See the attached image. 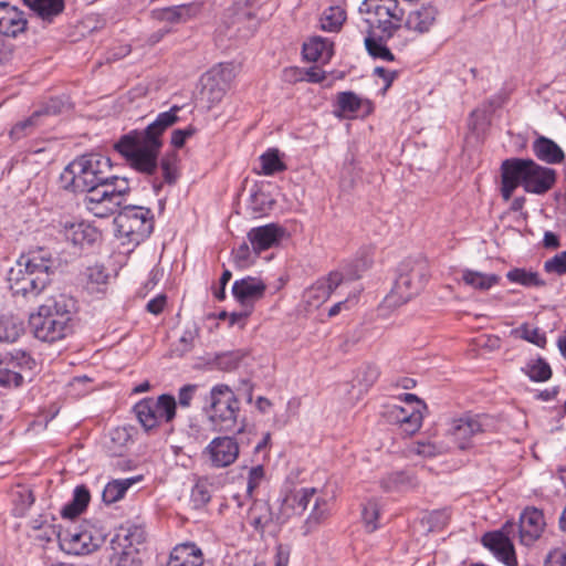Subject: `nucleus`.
Masks as SVG:
<instances>
[{"label": "nucleus", "mask_w": 566, "mask_h": 566, "mask_svg": "<svg viewBox=\"0 0 566 566\" xmlns=\"http://www.w3.org/2000/svg\"><path fill=\"white\" fill-rule=\"evenodd\" d=\"M178 154L176 151H170L165 154V156L160 160V168L163 171L164 181L172 185L179 178L178 170Z\"/></svg>", "instance_id": "nucleus-41"}, {"label": "nucleus", "mask_w": 566, "mask_h": 566, "mask_svg": "<svg viewBox=\"0 0 566 566\" xmlns=\"http://www.w3.org/2000/svg\"><path fill=\"white\" fill-rule=\"evenodd\" d=\"M177 402L171 395H161L157 399L146 398L137 402L134 412L146 431L157 428L160 423L172 421L176 416Z\"/></svg>", "instance_id": "nucleus-12"}, {"label": "nucleus", "mask_w": 566, "mask_h": 566, "mask_svg": "<svg viewBox=\"0 0 566 566\" xmlns=\"http://www.w3.org/2000/svg\"><path fill=\"white\" fill-rule=\"evenodd\" d=\"M546 526L544 514L535 507H526L520 517L518 535L525 546L534 544L543 534Z\"/></svg>", "instance_id": "nucleus-17"}, {"label": "nucleus", "mask_w": 566, "mask_h": 566, "mask_svg": "<svg viewBox=\"0 0 566 566\" xmlns=\"http://www.w3.org/2000/svg\"><path fill=\"white\" fill-rule=\"evenodd\" d=\"M205 453L216 468H224L232 464L239 455V444L230 437L214 438L206 448Z\"/></svg>", "instance_id": "nucleus-18"}, {"label": "nucleus", "mask_w": 566, "mask_h": 566, "mask_svg": "<svg viewBox=\"0 0 566 566\" xmlns=\"http://www.w3.org/2000/svg\"><path fill=\"white\" fill-rule=\"evenodd\" d=\"M411 450L416 454L422 457H434L443 452V448L441 446H437L430 441H418L413 444Z\"/></svg>", "instance_id": "nucleus-56"}, {"label": "nucleus", "mask_w": 566, "mask_h": 566, "mask_svg": "<svg viewBox=\"0 0 566 566\" xmlns=\"http://www.w3.org/2000/svg\"><path fill=\"white\" fill-rule=\"evenodd\" d=\"M235 76L232 64H219L202 77L201 96L210 105L219 103Z\"/></svg>", "instance_id": "nucleus-15"}, {"label": "nucleus", "mask_w": 566, "mask_h": 566, "mask_svg": "<svg viewBox=\"0 0 566 566\" xmlns=\"http://www.w3.org/2000/svg\"><path fill=\"white\" fill-rule=\"evenodd\" d=\"M239 411V400L227 385H217L211 389L208 413L216 430H235Z\"/></svg>", "instance_id": "nucleus-10"}, {"label": "nucleus", "mask_w": 566, "mask_h": 566, "mask_svg": "<svg viewBox=\"0 0 566 566\" xmlns=\"http://www.w3.org/2000/svg\"><path fill=\"white\" fill-rule=\"evenodd\" d=\"M24 332L23 321L12 314L0 316V342L13 343Z\"/></svg>", "instance_id": "nucleus-33"}, {"label": "nucleus", "mask_w": 566, "mask_h": 566, "mask_svg": "<svg viewBox=\"0 0 566 566\" xmlns=\"http://www.w3.org/2000/svg\"><path fill=\"white\" fill-rule=\"evenodd\" d=\"M57 113H60L57 101H51L45 108L35 111L29 118L17 123L11 129L12 137L21 138L22 136L28 135L33 127L39 125L40 119L43 116Z\"/></svg>", "instance_id": "nucleus-28"}, {"label": "nucleus", "mask_w": 566, "mask_h": 566, "mask_svg": "<svg viewBox=\"0 0 566 566\" xmlns=\"http://www.w3.org/2000/svg\"><path fill=\"white\" fill-rule=\"evenodd\" d=\"M429 271L423 260H405L399 264L398 276L386 297L390 307L400 306L418 295L428 281Z\"/></svg>", "instance_id": "nucleus-6"}, {"label": "nucleus", "mask_w": 566, "mask_h": 566, "mask_svg": "<svg viewBox=\"0 0 566 566\" xmlns=\"http://www.w3.org/2000/svg\"><path fill=\"white\" fill-rule=\"evenodd\" d=\"M344 276L339 272H332L328 277L318 280L308 287L303 295L308 310L318 308L329 297L331 293L343 283Z\"/></svg>", "instance_id": "nucleus-19"}, {"label": "nucleus", "mask_w": 566, "mask_h": 566, "mask_svg": "<svg viewBox=\"0 0 566 566\" xmlns=\"http://www.w3.org/2000/svg\"><path fill=\"white\" fill-rule=\"evenodd\" d=\"M329 501L323 497L316 496L314 500L313 510L305 521L304 533L308 534L315 530L319 524L327 520L329 515Z\"/></svg>", "instance_id": "nucleus-34"}, {"label": "nucleus", "mask_w": 566, "mask_h": 566, "mask_svg": "<svg viewBox=\"0 0 566 566\" xmlns=\"http://www.w3.org/2000/svg\"><path fill=\"white\" fill-rule=\"evenodd\" d=\"M502 196L509 200L514 190L522 186L526 192L543 195L553 188L556 172L533 159L510 158L502 163Z\"/></svg>", "instance_id": "nucleus-3"}, {"label": "nucleus", "mask_w": 566, "mask_h": 566, "mask_svg": "<svg viewBox=\"0 0 566 566\" xmlns=\"http://www.w3.org/2000/svg\"><path fill=\"white\" fill-rule=\"evenodd\" d=\"M124 539L128 543V548H133L134 545H139L146 539V531L142 525H128L127 527H122Z\"/></svg>", "instance_id": "nucleus-50"}, {"label": "nucleus", "mask_w": 566, "mask_h": 566, "mask_svg": "<svg viewBox=\"0 0 566 566\" xmlns=\"http://www.w3.org/2000/svg\"><path fill=\"white\" fill-rule=\"evenodd\" d=\"M109 566H142V560L137 549L127 548L114 554L109 559Z\"/></svg>", "instance_id": "nucleus-48"}, {"label": "nucleus", "mask_w": 566, "mask_h": 566, "mask_svg": "<svg viewBox=\"0 0 566 566\" xmlns=\"http://www.w3.org/2000/svg\"><path fill=\"white\" fill-rule=\"evenodd\" d=\"M106 539L102 527L85 522L59 534L61 548L67 554L84 555L96 551Z\"/></svg>", "instance_id": "nucleus-11"}, {"label": "nucleus", "mask_w": 566, "mask_h": 566, "mask_svg": "<svg viewBox=\"0 0 566 566\" xmlns=\"http://www.w3.org/2000/svg\"><path fill=\"white\" fill-rule=\"evenodd\" d=\"M388 422L399 424L407 434L416 433L422 424V413L419 408H405L398 405H388L384 412Z\"/></svg>", "instance_id": "nucleus-20"}, {"label": "nucleus", "mask_w": 566, "mask_h": 566, "mask_svg": "<svg viewBox=\"0 0 566 566\" xmlns=\"http://www.w3.org/2000/svg\"><path fill=\"white\" fill-rule=\"evenodd\" d=\"M390 38L378 34L376 31H368V35L365 38V46L369 55L388 62L394 61L395 56L386 44Z\"/></svg>", "instance_id": "nucleus-29"}, {"label": "nucleus", "mask_w": 566, "mask_h": 566, "mask_svg": "<svg viewBox=\"0 0 566 566\" xmlns=\"http://www.w3.org/2000/svg\"><path fill=\"white\" fill-rule=\"evenodd\" d=\"M211 499L210 489L207 482L198 481L191 490V502L195 507H201Z\"/></svg>", "instance_id": "nucleus-51"}, {"label": "nucleus", "mask_w": 566, "mask_h": 566, "mask_svg": "<svg viewBox=\"0 0 566 566\" xmlns=\"http://www.w3.org/2000/svg\"><path fill=\"white\" fill-rule=\"evenodd\" d=\"M129 191L126 178L108 175L103 189L96 190L86 200V209L98 218H106L117 211Z\"/></svg>", "instance_id": "nucleus-9"}, {"label": "nucleus", "mask_w": 566, "mask_h": 566, "mask_svg": "<svg viewBox=\"0 0 566 566\" xmlns=\"http://www.w3.org/2000/svg\"><path fill=\"white\" fill-rule=\"evenodd\" d=\"M43 21L51 22L64 9V0H23Z\"/></svg>", "instance_id": "nucleus-31"}, {"label": "nucleus", "mask_w": 566, "mask_h": 566, "mask_svg": "<svg viewBox=\"0 0 566 566\" xmlns=\"http://www.w3.org/2000/svg\"><path fill=\"white\" fill-rule=\"evenodd\" d=\"M197 390L196 385H185L179 389L178 403L180 407L188 408Z\"/></svg>", "instance_id": "nucleus-59"}, {"label": "nucleus", "mask_w": 566, "mask_h": 566, "mask_svg": "<svg viewBox=\"0 0 566 566\" xmlns=\"http://www.w3.org/2000/svg\"><path fill=\"white\" fill-rule=\"evenodd\" d=\"M547 273H556L558 275L566 273V251H563L544 263Z\"/></svg>", "instance_id": "nucleus-55"}, {"label": "nucleus", "mask_w": 566, "mask_h": 566, "mask_svg": "<svg viewBox=\"0 0 566 566\" xmlns=\"http://www.w3.org/2000/svg\"><path fill=\"white\" fill-rule=\"evenodd\" d=\"M87 277L90 284L102 285L106 284L108 275L102 268L94 266L88 269Z\"/></svg>", "instance_id": "nucleus-62"}, {"label": "nucleus", "mask_w": 566, "mask_h": 566, "mask_svg": "<svg viewBox=\"0 0 566 566\" xmlns=\"http://www.w3.org/2000/svg\"><path fill=\"white\" fill-rule=\"evenodd\" d=\"M360 12H366L368 31H376L385 36H392L400 29L405 15V9L399 6L398 0H366Z\"/></svg>", "instance_id": "nucleus-7"}, {"label": "nucleus", "mask_w": 566, "mask_h": 566, "mask_svg": "<svg viewBox=\"0 0 566 566\" xmlns=\"http://www.w3.org/2000/svg\"><path fill=\"white\" fill-rule=\"evenodd\" d=\"M27 23L24 13L17 7L0 2V35L3 42H7L8 38H15L24 32Z\"/></svg>", "instance_id": "nucleus-22"}, {"label": "nucleus", "mask_w": 566, "mask_h": 566, "mask_svg": "<svg viewBox=\"0 0 566 566\" xmlns=\"http://www.w3.org/2000/svg\"><path fill=\"white\" fill-rule=\"evenodd\" d=\"M345 21V13L339 7H331L321 18V28L327 32H336Z\"/></svg>", "instance_id": "nucleus-42"}, {"label": "nucleus", "mask_w": 566, "mask_h": 566, "mask_svg": "<svg viewBox=\"0 0 566 566\" xmlns=\"http://www.w3.org/2000/svg\"><path fill=\"white\" fill-rule=\"evenodd\" d=\"M532 148L535 156L546 164H560L565 158L562 148L555 142L544 136L537 137Z\"/></svg>", "instance_id": "nucleus-26"}, {"label": "nucleus", "mask_w": 566, "mask_h": 566, "mask_svg": "<svg viewBox=\"0 0 566 566\" xmlns=\"http://www.w3.org/2000/svg\"><path fill=\"white\" fill-rule=\"evenodd\" d=\"M506 277L510 282L517 283L526 287L545 285V282L539 277L537 272L527 271L525 269H513L507 272Z\"/></svg>", "instance_id": "nucleus-39"}, {"label": "nucleus", "mask_w": 566, "mask_h": 566, "mask_svg": "<svg viewBox=\"0 0 566 566\" xmlns=\"http://www.w3.org/2000/svg\"><path fill=\"white\" fill-rule=\"evenodd\" d=\"M179 106L160 113L145 129H135L123 135L115 149L126 158L135 170L154 175L158 169V156L163 147V135L178 120Z\"/></svg>", "instance_id": "nucleus-1"}, {"label": "nucleus", "mask_w": 566, "mask_h": 566, "mask_svg": "<svg viewBox=\"0 0 566 566\" xmlns=\"http://www.w3.org/2000/svg\"><path fill=\"white\" fill-rule=\"evenodd\" d=\"M265 289L266 285L262 280L248 276L233 283L232 293L241 304L248 305L262 298Z\"/></svg>", "instance_id": "nucleus-24"}, {"label": "nucleus", "mask_w": 566, "mask_h": 566, "mask_svg": "<svg viewBox=\"0 0 566 566\" xmlns=\"http://www.w3.org/2000/svg\"><path fill=\"white\" fill-rule=\"evenodd\" d=\"M73 301L63 294L50 296L35 313L30 314L29 325L34 337L54 343L71 332V307Z\"/></svg>", "instance_id": "nucleus-5"}, {"label": "nucleus", "mask_w": 566, "mask_h": 566, "mask_svg": "<svg viewBox=\"0 0 566 566\" xmlns=\"http://www.w3.org/2000/svg\"><path fill=\"white\" fill-rule=\"evenodd\" d=\"M515 333L518 334L521 338L541 347L546 343L544 333H542L538 328L531 327L526 324L516 329Z\"/></svg>", "instance_id": "nucleus-52"}, {"label": "nucleus", "mask_w": 566, "mask_h": 566, "mask_svg": "<svg viewBox=\"0 0 566 566\" xmlns=\"http://www.w3.org/2000/svg\"><path fill=\"white\" fill-rule=\"evenodd\" d=\"M379 514L380 506L376 501L370 500L364 505L361 516L367 532L371 533L378 528Z\"/></svg>", "instance_id": "nucleus-46"}, {"label": "nucleus", "mask_w": 566, "mask_h": 566, "mask_svg": "<svg viewBox=\"0 0 566 566\" xmlns=\"http://www.w3.org/2000/svg\"><path fill=\"white\" fill-rule=\"evenodd\" d=\"M379 377L378 367L371 364L364 366L357 374V381L365 388L371 387Z\"/></svg>", "instance_id": "nucleus-53"}, {"label": "nucleus", "mask_w": 566, "mask_h": 566, "mask_svg": "<svg viewBox=\"0 0 566 566\" xmlns=\"http://www.w3.org/2000/svg\"><path fill=\"white\" fill-rule=\"evenodd\" d=\"M196 134L193 126H188L185 129H175L171 133V145L176 148H180L185 145L186 140Z\"/></svg>", "instance_id": "nucleus-58"}, {"label": "nucleus", "mask_w": 566, "mask_h": 566, "mask_svg": "<svg viewBox=\"0 0 566 566\" xmlns=\"http://www.w3.org/2000/svg\"><path fill=\"white\" fill-rule=\"evenodd\" d=\"M524 371L531 378V380L538 382L546 381L552 376V369L549 365L541 358L530 361L524 368Z\"/></svg>", "instance_id": "nucleus-44"}, {"label": "nucleus", "mask_w": 566, "mask_h": 566, "mask_svg": "<svg viewBox=\"0 0 566 566\" xmlns=\"http://www.w3.org/2000/svg\"><path fill=\"white\" fill-rule=\"evenodd\" d=\"M356 301L357 294H350L345 301H340L334 304L328 311V316L333 317L339 314L342 310H348L350 307L349 304H355Z\"/></svg>", "instance_id": "nucleus-63"}, {"label": "nucleus", "mask_w": 566, "mask_h": 566, "mask_svg": "<svg viewBox=\"0 0 566 566\" xmlns=\"http://www.w3.org/2000/svg\"><path fill=\"white\" fill-rule=\"evenodd\" d=\"M65 238L74 244H83L86 239V230H90L84 223H75L66 221L63 223Z\"/></svg>", "instance_id": "nucleus-49"}, {"label": "nucleus", "mask_w": 566, "mask_h": 566, "mask_svg": "<svg viewBox=\"0 0 566 566\" xmlns=\"http://www.w3.org/2000/svg\"><path fill=\"white\" fill-rule=\"evenodd\" d=\"M315 494L316 490L314 488H304L289 492L282 501L277 518L281 520V522H285L293 516L302 515L307 505L315 497Z\"/></svg>", "instance_id": "nucleus-21"}, {"label": "nucleus", "mask_w": 566, "mask_h": 566, "mask_svg": "<svg viewBox=\"0 0 566 566\" xmlns=\"http://www.w3.org/2000/svg\"><path fill=\"white\" fill-rule=\"evenodd\" d=\"M545 566H566V551L556 548L548 553Z\"/></svg>", "instance_id": "nucleus-61"}, {"label": "nucleus", "mask_w": 566, "mask_h": 566, "mask_svg": "<svg viewBox=\"0 0 566 566\" xmlns=\"http://www.w3.org/2000/svg\"><path fill=\"white\" fill-rule=\"evenodd\" d=\"M262 165V172L266 176L274 175L275 172L285 170V165L279 156V150L270 149L260 157Z\"/></svg>", "instance_id": "nucleus-45"}, {"label": "nucleus", "mask_w": 566, "mask_h": 566, "mask_svg": "<svg viewBox=\"0 0 566 566\" xmlns=\"http://www.w3.org/2000/svg\"><path fill=\"white\" fill-rule=\"evenodd\" d=\"M34 365L32 357L23 352L0 355V386H20Z\"/></svg>", "instance_id": "nucleus-14"}, {"label": "nucleus", "mask_w": 566, "mask_h": 566, "mask_svg": "<svg viewBox=\"0 0 566 566\" xmlns=\"http://www.w3.org/2000/svg\"><path fill=\"white\" fill-rule=\"evenodd\" d=\"M490 427L491 419L488 416L469 413L451 422L449 434L460 449H467L475 437L488 431Z\"/></svg>", "instance_id": "nucleus-13"}, {"label": "nucleus", "mask_w": 566, "mask_h": 566, "mask_svg": "<svg viewBox=\"0 0 566 566\" xmlns=\"http://www.w3.org/2000/svg\"><path fill=\"white\" fill-rule=\"evenodd\" d=\"M249 520L256 530H264L273 520L270 505L264 501H255L249 511Z\"/></svg>", "instance_id": "nucleus-35"}, {"label": "nucleus", "mask_w": 566, "mask_h": 566, "mask_svg": "<svg viewBox=\"0 0 566 566\" xmlns=\"http://www.w3.org/2000/svg\"><path fill=\"white\" fill-rule=\"evenodd\" d=\"M112 164L109 158L99 154H86L71 161L61 174L63 188L73 192H85L86 200L96 190L103 189L108 180Z\"/></svg>", "instance_id": "nucleus-4"}, {"label": "nucleus", "mask_w": 566, "mask_h": 566, "mask_svg": "<svg viewBox=\"0 0 566 566\" xmlns=\"http://www.w3.org/2000/svg\"><path fill=\"white\" fill-rule=\"evenodd\" d=\"M384 489L406 490L418 486V481L409 473L400 471L388 474L381 482Z\"/></svg>", "instance_id": "nucleus-38"}, {"label": "nucleus", "mask_w": 566, "mask_h": 566, "mask_svg": "<svg viewBox=\"0 0 566 566\" xmlns=\"http://www.w3.org/2000/svg\"><path fill=\"white\" fill-rule=\"evenodd\" d=\"M250 248L243 242L237 250L233 251V260L239 268L249 265Z\"/></svg>", "instance_id": "nucleus-60"}, {"label": "nucleus", "mask_w": 566, "mask_h": 566, "mask_svg": "<svg viewBox=\"0 0 566 566\" xmlns=\"http://www.w3.org/2000/svg\"><path fill=\"white\" fill-rule=\"evenodd\" d=\"M437 18L436 8L428 6L411 11L406 20V27L418 33L428 32Z\"/></svg>", "instance_id": "nucleus-27"}, {"label": "nucleus", "mask_w": 566, "mask_h": 566, "mask_svg": "<svg viewBox=\"0 0 566 566\" xmlns=\"http://www.w3.org/2000/svg\"><path fill=\"white\" fill-rule=\"evenodd\" d=\"M168 566H203V556L195 544L184 543L172 549Z\"/></svg>", "instance_id": "nucleus-25"}, {"label": "nucleus", "mask_w": 566, "mask_h": 566, "mask_svg": "<svg viewBox=\"0 0 566 566\" xmlns=\"http://www.w3.org/2000/svg\"><path fill=\"white\" fill-rule=\"evenodd\" d=\"M117 233L127 243L138 245L154 230V214L150 209L140 206H124L115 218Z\"/></svg>", "instance_id": "nucleus-8"}, {"label": "nucleus", "mask_w": 566, "mask_h": 566, "mask_svg": "<svg viewBox=\"0 0 566 566\" xmlns=\"http://www.w3.org/2000/svg\"><path fill=\"white\" fill-rule=\"evenodd\" d=\"M263 478H264L263 467L256 465L250 470L249 476H248V482H247L248 495L252 496L253 491L260 485Z\"/></svg>", "instance_id": "nucleus-57"}, {"label": "nucleus", "mask_w": 566, "mask_h": 566, "mask_svg": "<svg viewBox=\"0 0 566 566\" xmlns=\"http://www.w3.org/2000/svg\"><path fill=\"white\" fill-rule=\"evenodd\" d=\"M135 479L113 480L108 482L102 493V499L106 504H112L125 495L126 491L135 483Z\"/></svg>", "instance_id": "nucleus-36"}, {"label": "nucleus", "mask_w": 566, "mask_h": 566, "mask_svg": "<svg viewBox=\"0 0 566 566\" xmlns=\"http://www.w3.org/2000/svg\"><path fill=\"white\" fill-rule=\"evenodd\" d=\"M303 55L310 62L327 63L333 55L332 43L315 38L303 45Z\"/></svg>", "instance_id": "nucleus-30"}, {"label": "nucleus", "mask_w": 566, "mask_h": 566, "mask_svg": "<svg viewBox=\"0 0 566 566\" xmlns=\"http://www.w3.org/2000/svg\"><path fill=\"white\" fill-rule=\"evenodd\" d=\"M283 229L275 224L269 223L262 227L252 228L248 232V239L255 253L268 250L279 243L283 237Z\"/></svg>", "instance_id": "nucleus-23"}, {"label": "nucleus", "mask_w": 566, "mask_h": 566, "mask_svg": "<svg viewBox=\"0 0 566 566\" xmlns=\"http://www.w3.org/2000/svg\"><path fill=\"white\" fill-rule=\"evenodd\" d=\"M129 439L130 437L126 429L115 428L109 432V443L107 448L113 454L122 455Z\"/></svg>", "instance_id": "nucleus-47"}, {"label": "nucleus", "mask_w": 566, "mask_h": 566, "mask_svg": "<svg viewBox=\"0 0 566 566\" xmlns=\"http://www.w3.org/2000/svg\"><path fill=\"white\" fill-rule=\"evenodd\" d=\"M91 495L90 491L84 485H78L75 488L73 493V499L71 502L65 504L61 510V515L65 518H74L84 512Z\"/></svg>", "instance_id": "nucleus-32"}, {"label": "nucleus", "mask_w": 566, "mask_h": 566, "mask_svg": "<svg viewBox=\"0 0 566 566\" xmlns=\"http://www.w3.org/2000/svg\"><path fill=\"white\" fill-rule=\"evenodd\" d=\"M361 103L363 99L354 92H342L337 95L338 111L335 114L339 117H348L359 111Z\"/></svg>", "instance_id": "nucleus-37"}, {"label": "nucleus", "mask_w": 566, "mask_h": 566, "mask_svg": "<svg viewBox=\"0 0 566 566\" xmlns=\"http://www.w3.org/2000/svg\"><path fill=\"white\" fill-rule=\"evenodd\" d=\"M191 8L187 6H177L167 8L161 12V19L168 22H179L190 17Z\"/></svg>", "instance_id": "nucleus-54"}, {"label": "nucleus", "mask_w": 566, "mask_h": 566, "mask_svg": "<svg viewBox=\"0 0 566 566\" xmlns=\"http://www.w3.org/2000/svg\"><path fill=\"white\" fill-rule=\"evenodd\" d=\"M197 336L198 328L196 326L186 329L180 336L178 343L171 347L170 355L172 357H182L185 354L189 353L193 347Z\"/></svg>", "instance_id": "nucleus-43"}, {"label": "nucleus", "mask_w": 566, "mask_h": 566, "mask_svg": "<svg viewBox=\"0 0 566 566\" xmlns=\"http://www.w3.org/2000/svg\"><path fill=\"white\" fill-rule=\"evenodd\" d=\"M166 304V296L165 295H158L157 297L150 300L147 303V311L151 314L158 315L163 312L164 306Z\"/></svg>", "instance_id": "nucleus-64"}, {"label": "nucleus", "mask_w": 566, "mask_h": 566, "mask_svg": "<svg viewBox=\"0 0 566 566\" xmlns=\"http://www.w3.org/2000/svg\"><path fill=\"white\" fill-rule=\"evenodd\" d=\"M53 265L54 260L45 249L22 254L8 272L10 291L28 300L38 297L51 283Z\"/></svg>", "instance_id": "nucleus-2"}, {"label": "nucleus", "mask_w": 566, "mask_h": 566, "mask_svg": "<svg viewBox=\"0 0 566 566\" xmlns=\"http://www.w3.org/2000/svg\"><path fill=\"white\" fill-rule=\"evenodd\" d=\"M462 280L465 284L480 290H489L497 283L499 277L494 274H484L476 271H463Z\"/></svg>", "instance_id": "nucleus-40"}, {"label": "nucleus", "mask_w": 566, "mask_h": 566, "mask_svg": "<svg viewBox=\"0 0 566 566\" xmlns=\"http://www.w3.org/2000/svg\"><path fill=\"white\" fill-rule=\"evenodd\" d=\"M515 524L506 522L501 530L483 535L482 544L507 566H516V556L510 535L515 532Z\"/></svg>", "instance_id": "nucleus-16"}]
</instances>
